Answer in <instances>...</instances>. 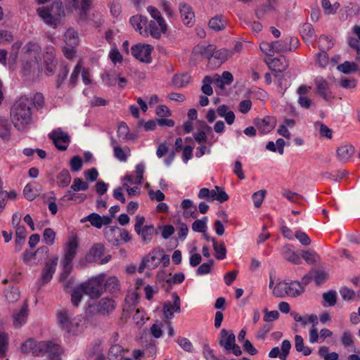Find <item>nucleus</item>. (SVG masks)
<instances>
[{
    "mask_svg": "<svg viewBox=\"0 0 360 360\" xmlns=\"http://www.w3.org/2000/svg\"><path fill=\"white\" fill-rule=\"evenodd\" d=\"M176 342L185 352L190 353L193 352V345L188 338L181 337L178 338L176 339Z\"/></svg>",
    "mask_w": 360,
    "mask_h": 360,
    "instance_id": "bf43d9fd",
    "label": "nucleus"
},
{
    "mask_svg": "<svg viewBox=\"0 0 360 360\" xmlns=\"http://www.w3.org/2000/svg\"><path fill=\"white\" fill-rule=\"evenodd\" d=\"M65 41L68 46H75L78 44V37L73 30H68L65 34Z\"/></svg>",
    "mask_w": 360,
    "mask_h": 360,
    "instance_id": "49530a36",
    "label": "nucleus"
},
{
    "mask_svg": "<svg viewBox=\"0 0 360 360\" xmlns=\"http://www.w3.org/2000/svg\"><path fill=\"white\" fill-rule=\"evenodd\" d=\"M37 11L46 24L54 28L60 23V20L65 16L64 8L60 0L54 1L49 7L39 8Z\"/></svg>",
    "mask_w": 360,
    "mask_h": 360,
    "instance_id": "7ed1b4c3",
    "label": "nucleus"
},
{
    "mask_svg": "<svg viewBox=\"0 0 360 360\" xmlns=\"http://www.w3.org/2000/svg\"><path fill=\"white\" fill-rule=\"evenodd\" d=\"M191 79V76L187 73L181 75H176L172 79L174 85L177 88H182L186 86Z\"/></svg>",
    "mask_w": 360,
    "mask_h": 360,
    "instance_id": "a19ab883",
    "label": "nucleus"
},
{
    "mask_svg": "<svg viewBox=\"0 0 360 360\" xmlns=\"http://www.w3.org/2000/svg\"><path fill=\"white\" fill-rule=\"evenodd\" d=\"M215 46L212 44H201L193 49V52L199 56L210 59L214 54Z\"/></svg>",
    "mask_w": 360,
    "mask_h": 360,
    "instance_id": "aec40b11",
    "label": "nucleus"
},
{
    "mask_svg": "<svg viewBox=\"0 0 360 360\" xmlns=\"http://www.w3.org/2000/svg\"><path fill=\"white\" fill-rule=\"evenodd\" d=\"M103 280L96 278L89 280L88 282L82 283L84 294L89 295L91 299L98 298L103 292Z\"/></svg>",
    "mask_w": 360,
    "mask_h": 360,
    "instance_id": "0eeeda50",
    "label": "nucleus"
},
{
    "mask_svg": "<svg viewBox=\"0 0 360 360\" xmlns=\"http://www.w3.org/2000/svg\"><path fill=\"white\" fill-rule=\"evenodd\" d=\"M105 290L110 292H116L120 290V282L117 277H109L104 284Z\"/></svg>",
    "mask_w": 360,
    "mask_h": 360,
    "instance_id": "4c0bfd02",
    "label": "nucleus"
},
{
    "mask_svg": "<svg viewBox=\"0 0 360 360\" xmlns=\"http://www.w3.org/2000/svg\"><path fill=\"white\" fill-rule=\"evenodd\" d=\"M236 336L232 331L222 329L220 332L219 345L226 350L231 352V347L236 343Z\"/></svg>",
    "mask_w": 360,
    "mask_h": 360,
    "instance_id": "f3484780",
    "label": "nucleus"
},
{
    "mask_svg": "<svg viewBox=\"0 0 360 360\" xmlns=\"http://www.w3.org/2000/svg\"><path fill=\"white\" fill-rule=\"evenodd\" d=\"M158 253H163V250L154 249L143 259L146 262L145 264L148 266V269H154L159 265L160 262L157 257Z\"/></svg>",
    "mask_w": 360,
    "mask_h": 360,
    "instance_id": "a878e982",
    "label": "nucleus"
},
{
    "mask_svg": "<svg viewBox=\"0 0 360 360\" xmlns=\"http://www.w3.org/2000/svg\"><path fill=\"white\" fill-rule=\"evenodd\" d=\"M316 86V94L321 96L324 100L328 101L333 98L330 96V90L328 82L322 77H317L315 79Z\"/></svg>",
    "mask_w": 360,
    "mask_h": 360,
    "instance_id": "ddd939ff",
    "label": "nucleus"
},
{
    "mask_svg": "<svg viewBox=\"0 0 360 360\" xmlns=\"http://www.w3.org/2000/svg\"><path fill=\"white\" fill-rule=\"evenodd\" d=\"M179 10L184 23L188 25H192L194 22L195 15L191 6L181 2L179 5Z\"/></svg>",
    "mask_w": 360,
    "mask_h": 360,
    "instance_id": "a211bd4d",
    "label": "nucleus"
},
{
    "mask_svg": "<svg viewBox=\"0 0 360 360\" xmlns=\"http://www.w3.org/2000/svg\"><path fill=\"white\" fill-rule=\"evenodd\" d=\"M295 347L298 352L302 353L304 356H309L311 353V349L304 346V340L302 336L296 335L295 337Z\"/></svg>",
    "mask_w": 360,
    "mask_h": 360,
    "instance_id": "e433bc0d",
    "label": "nucleus"
},
{
    "mask_svg": "<svg viewBox=\"0 0 360 360\" xmlns=\"http://www.w3.org/2000/svg\"><path fill=\"white\" fill-rule=\"evenodd\" d=\"M232 56V52L226 49H221L218 51H214L213 56L214 58L219 60V63L226 61L229 58Z\"/></svg>",
    "mask_w": 360,
    "mask_h": 360,
    "instance_id": "603ef678",
    "label": "nucleus"
},
{
    "mask_svg": "<svg viewBox=\"0 0 360 360\" xmlns=\"http://www.w3.org/2000/svg\"><path fill=\"white\" fill-rule=\"evenodd\" d=\"M102 80L108 86H113L116 84L117 77L115 73L106 72L102 75Z\"/></svg>",
    "mask_w": 360,
    "mask_h": 360,
    "instance_id": "4d7b16f0",
    "label": "nucleus"
},
{
    "mask_svg": "<svg viewBox=\"0 0 360 360\" xmlns=\"http://www.w3.org/2000/svg\"><path fill=\"white\" fill-rule=\"evenodd\" d=\"M340 294L343 300L351 302L354 301L356 298V295L354 290L348 288L347 287H342L340 289Z\"/></svg>",
    "mask_w": 360,
    "mask_h": 360,
    "instance_id": "8fccbe9b",
    "label": "nucleus"
},
{
    "mask_svg": "<svg viewBox=\"0 0 360 360\" xmlns=\"http://www.w3.org/2000/svg\"><path fill=\"white\" fill-rule=\"evenodd\" d=\"M56 232L51 228H46L43 233V240L49 245H52L55 242Z\"/></svg>",
    "mask_w": 360,
    "mask_h": 360,
    "instance_id": "5fc2aeb1",
    "label": "nucleus"
},
{
    "mask_svg": "<svg viewBox=\"0 0 360 360\" xmlns=\"http://www.w3.org/2000/svg\"><path fill=\"white\" fill-rule=\"evenodd\" d=\"M340 342L345 348H352L355 349L354 336L351 331L345 330L341 336Z\"/></svg>",
    "mask_w": 360,
    "mask_h": 360,
    "instance_id": "58836bf2",
    "label": "nucleus"
},
{
    "mask_svg": "<svg viewBox=\"0 0 360 360\" xmlns=\"http://www.w3.org/2000/svg\"><path fill=\"white\" fill-rule=\"evenodd\" d=\"M34 345L32 346V352L31 353L34 356H44V351L46 349L49 347L46 344V342L41 341V342H35Z\"/></svg>",
    "mask_w": 360,
    "mask_h": 360,
    "instance_id": "3c124183",
    "label": "nucleus"
},
{
    "mask_svg": "<svg viewBox=\"0 0 360 360\" xmlns=\"http://www.w3.org/2000/svg\"><path fill=\"white\" fill-rule=\"evenodd\" d=\"M266 193V190H260L253 193L252 198L254 201V205L255 207H259L261 206Z\"/></svg>",
    "mask_w": 360,
    "mask_h": 360,
    "instance_id": "338daca9",
    "label": "nucleus"
},
{
    "mask_svg": "<svg viewBox=\"0 0 360 360\" xmlns=\"http://www.w3.org/2000/svg\"><path fill=\"white\" fill-rule=\"evenodd\" d=\"M207 218L204 217L201 219L195 220L192 224V229L195 232L204 233L207 228Z\"/></svg>",
    "mask_w": 360,
    "mask_h": 360,
    "instance_id": "13d9d810",
    "label": "nucleus"
},
{
    "mask_svg": "<svg viewBox=\"0 0 360 360\" xmlns=\"http://www.w3.org/2000/svg\"><path fill=\"white\" fill-rule=\"evenodd\" d=\"M290 44H293L297 48L298 39L297 38H287L285 40H278L272 42L274 53H281L291 51L292 48Z\"/></svg>",
    "mask_w": 360,
    "mask_h": 360,
    "instance_id": "4468645a",
    "label": "nucleus"
},
{
    "mask_svg": "<svg viewBox=\"0 0 360 360\" xmlns=\"http://www.w3.org/2000/svg\"><path fill=\"white\" fill-rule=\"evenodd\" d=\"M71 179L72 177L69 171L63 169L56 175V184L60 188H66L70 185Z\"/></svg>",
    "mask_w": 360,
    "mask_h": 360,
    "instance_id": "c85d7f7f",
    "label": "nucleus"
},
{
    "mask_svg": "<svg viewBox=\"0 0 360 360\" xmlns=\"http://www.w3.org/2000/svg\"><path fill=\"white\" fill-rule=\"evenodd\" d=\"M148 11L150 14L151 17L155 19L159 26H162V29L165 28V20L162 17L160 12L153 6H148L147 8Z\"/></svg>",
    "mask_w": 360,
    "mask_h": 360,
    "instance_id": "09e8293b",
    "label": "nucleus"
},
{
    "mask_svg": "<svg viewBox=\"0 0 360 360\" xmlns=\"http://www.w3.org/2000/svg\"><path fill=\"white\" fill-rule=\"evenodd\" d=\"M302 257L309 264H316L320 260V257L314 251L304 250L302 252Z\"/></svg>",
    "mask_w": 360,
    "mask_h": 360,
    "instance_id": "a18cd8bd",
    "label": "nucleus"
},
{
    "mask_svg": "<svg viewBox=\"0 0 360 360\" xmlns=\"http://www.w3.org/2000/svg\"><path fill=\"white\" fill-rule=\"evenodd\" d=\"M283 255L284 258L295 264H300L302 260L297 253L293 250L292 245H286L283 248Z\"/></svg>",
    "mask_w": 360,
    "mask_h": 360,
    "instance_id": "b1692460",
    "label": "nucleus"
},
{
    "mask_svg": "<svg viewBox=\"0 0 360 360\" xmlns=\"http://www.w3.org/2000/svg\"><path fill=\"white\" fill-rule=\"evenodd\" d=\"M286 281H281L276 283L273 290V293L276 297H283L286 296Z\"/></svg>",
    "mask_w": 360,
    "mask_h": 360,
    "instance_id": "052dcab7",
    "label": "nucleus"
},
{
    "mask_svg": "<svg viewBox=\"0 0 360 360\" xmlns=\"http://www.w3.org/2000/svg\"><path fill=\"white\" fill-rule=\"evenodd\" d=\"M115 307V301L110 298H102L99 300L97 309L101 314H108L112 311Z\"/></svg>",
    "mask_w": 360,
    "mask_h": 360,
    "instance_id": "412c9836",
    "label": "nucleus"
},
{
    "mask_svg": "<svg viewBox=\"0 0 360 360\" xmlns=\"http://www.w3.org/2000/svg\"><path fill=\"white\" fill-rule=\"evenodd\" d=\"M70 166L72 172L79 171L82 167V158L78 155L72 157L70 161Z\"/></svg>",
    "mask_w": 360,
    "mask_h": 360,
    "instance_id": "774afa93",
    "label": "nucleus"
},
{
    "mask_svg": "<svg viewBox=\"0 0 360 360\" xmlns=\"http://www.w3.org/2000/svg\"><path fill=\"white\" fill-rule=\"evenodd\" d=\"M104 253V246L101 243L94 245L86 256V259L89 262H94L99 259Z\"/></svg>",
    "mask_w": 360,
    "mask_h": 360,
    "instance_id": "393cba45",
    "label": "nucleus"
},
{
    "mask_svg": "<svg viewBox=\"0 0 360 360\" xmlns=\"http://www.w3.org/2000/svg\"><path fill=\"white\" fill-rule=\"evenodd\" d=\"M83 294H84V291L81 285L73 290L71 295V301L75 307H77L79 305Z\"/></svg>",
    "mask_w": 360,
    "mask_h": 360,
    "instance_id": "6e6d98bb",
    "label": "nucleus"
},
{
    "mask_svg": "<svg viewBox=\"0 0 360 360\" xmlns=\"http://www.w3.org/2000/svg\"><path fill=\"white\" fill-rule=\"evenodd\" d=\"M11 126L7 119L0 117V138L8 141L11 137Z\"/></svg>",
    "mask_w": 360,
    "mask_h": 360,
    "instance_id": "2f4dec72",
    "label": "nucleus"
},
{
    "mask_svg": "<svg viewBox=\"0 0 360 360\" xmlns=\"http://www.w3.org/2000/svg\"><path fill=\"white\" fill-rule=\"evenodd\" d=\"M86 195L85 194H77L76 192L72 191L71 188L66 191L65 194L61 198L63 201H77L82 202L84 201Z\"/></svg>",
    "mask_w": 360,
    "mask_h": 360,
    "instance_id": "ea45409f",
    "label": "nucleus"
},
{
    "mask_svg": "<svg viewBox=\"0 0 360 360\" xmlns=\"http://www.w3.org/2000/svg\"><path fill=\"white\" fill-rule=\"evenodd\" d=\"M212 83H213V78L209 75L205 76L202 79L201 91L207 96H211L213 94V90L211 86Z\"/></svg>",
    "mask_w": 360,
    "mask_h": 360,
    "instance_id": "864d4df0",
    "label": "nucleus"
},
{
    "mask_svg": "<svg viewBox=\"0 0 360 360\" xmlns=\"http://www.w3.org/2000/svg\"><path fill=\"white\" fill-rule=\"evenodd\" d=\"M58 257H55L45 262L41 274V281L43 283H47L52 279L58 265Z\"/></svg>",
    "mask_w": 360,
    "mask_h": 360,
    "instance_id": "9b49d317",
    "label": "nucleus"
},
{
    "mask_svg": "<svg viewBox=\"0 0 360 360\" xmlns=\"http://www.w3.org/2000/svg\"><path fill=\"white\" fill-rule=\"evenodd\" d=\"M212 242L213 243L214 250L216 252V258L219 260L224 259L226 255V249L224 244H217L214 238H212Z\"/></svg>",
    "mask_w": 360,
    "mask_h": 360,
    "instance_id": "c03bdc74",
    "label": "nucleus"
},
{
    "mask_svg": "<svg viewBox=\"0 0 360 360\" xmlns=\"http://www.w3.org/2000/svg\"><path fill=\"white\" fill-rule=\"evenodd\" d=\"M56 320L59 328L65 333L77 335L82 331L81 316H74L72 313L67 309H62L58 311Z\"/></svg>",
    "mask_w": 360,
    "mask_h": 360,
    "instance_id": "f03ea898",
    "label": "nucleus"
},
{
    "mask_svg": "<svg viewBox=\"0 0 360 360\" xmlns=\"http://www.w3.org/2000/svg\"><path fill=\"white\" fill-rule=\"evenodd\" d=\"M286 296L295 297L304 292V287L297 281L286 282Z\"/></svg>",
    "mask_w": 360,
    "mask_h": 360,
    "instance_id": "4be33fe9",
    "label": "nucleus"
},
{
    "mask_svg": "<svg viewBox=\"0 0 360 360\" xmlns=\"http://www.w3.org/2000/svg\"><path fill=\"white\" fill-rule=\"evenodd\" d=\"M11 120L19 131L27 130L32 120V101L27 96H21L11 109Z\"/></svg>",
    "mask_w": 360,
    "mask_h": 360,
    "instance_id": "f257e3e1",
    "label": "nucleus"
},
{
    "mask_svg": "<svg viewBox=\"0 0 360 360\" xmlns=\"http://www.w3.org/2000/svg\"><path fill=\"white\" fill-rule=\"evenodd\" d=\"M46 344L49 345V347L44 351V355L48 354L49 356L53 360H60V359L58 358V356L62 353V350L60 346L58 344L53 343L52 342H46Z\"/></svg>",
    "mask_w": 360,
    "mask_h": 360,
    "instance_id": "c756f323",
    "label": "nucleus"
},
{
    "mask_svg": "<svg viewBox=\"0 0 360 360\" xmlns=\"http://www.w3.org/2000/svg\"><path fill=\"white\" fill-rule=\"evenodd\" d=\"M322 297L323 300V307H333L336 304L337 292L335 290H330L328 292H323Z\"/></svg>",
    "mask_w": 360,
    "mask_h": 360,
    "instance_id": "f704fd0d",
    "label": "nucleus"
},
{
    "mask_svg": "<svg viewBox=\"0 0 360 360\" xmlns=\"http://www.w3.org/2000/svg\"><path fill=\"white\" fill-rule=\"evenodd\" d=\"M22 52L25 57L31 60L30 63H26L23 68L29 70L31 64H38L41 60V49L38 43L29 41L22 48Z\"/></svg>",
    "mask_w": 360,
    "mask_h": 360,
    "instance_id": "39448f33",
    "label": "nucleus"
},
{
    "mask_svg": "<svg viewBox=\"0 0 360 360\" xmlns=\"http://www.w3.org/2000/svg\"><path fill=\"white\" fill-rule=\"evenodd\" d=\"M124 350L120 345H114L110 347L108 353L109 360H122L124 357Z\"/></svg>",
    "mask_w": 360,
    "mask_h": 360,
    "instance_id": "7c9ffc66",
    "label": "nucleus"
},
{
    "mask_svg": "<svg viewBox=\"0 0 360 360\" xmlns=\"http://www.w3.org/2000/svg\"><path fill=\"white\" fill-rule=\"evenodd\" d=\"M27 316V304H24L20 310L13 316L14 326L15 328H20L26 322Z\"/></svg>",
    "mask_w": 360,
    "mask_h": 360,
    "instance_id": "5701e85b",
    "label": "nucleus"
},
{
    "mask_svg": "<svg viewBox=\"0 0 360 360\" xmlns=\"http://www.w3.org/2000/svg\"><path fill=\"white\" fill-rule=\"evenodd\" d=\"M94 6V0H65V8L68 13H76L84 20Z\"/></svg>",
    "mask_w": 360,
    "mask_h": 360,
    "instance_id": "20e7f679",
    "label": "nucleus"
},
{
    "mask_svg": "<svg viewBox=\"0 0 360 360\" xmlns=\"http://www.w3.org/2000/svg\"><path fill=\"white\" fill-rule=\"evenodd\" d=\"M130 23L134 29L143 36H148V20L143 15H134L130 18Z\"/></svg>",
    "mask_w": 360,
    "mask_h": 360,
    "instance_id": "2eb2a0df",
    "label": "nucleus"
},
{
    "mask_svg": "<svg viewBox=\"0 0 360 360\" xmlns=\"http://www.w3.org/2000/svg\"><path fill=\"white\" fill-rule=\"evenodd\" d=\"M319 43V48L320 51L329 50L333 46V43L329 39V37L328 36L323 35V34L320 36Z\"/></svg>",
    "mask_w": 360,
    "mask_h": 360,
    "instance_id": "e2e57ef3",
    "label": "nucleus"
},
{
    "mask_svg": "<svg viewBox=\"0 0 360 360\" xmlns=\"http://www.w3.org/2000/svg\"><path fill=\"white\" fill-rule=\"evenodd\" d=\"M300 32L304 40L310 41L315 37V31L313 26L308 22L300 26Z\"/></svg>",
    "mask_w": 360,
    "mask_h": 360,
    "instance_id": "72a5a7b5",
    "label": "nucleus"
},
{
    "mask_svg": "<svg viewBox=\"0 0 360 360\" xmlns=\"http://www.w3.org/2000/svg\"><path fill=\"white\" fill-rule=\"evenodd\" d=\"M337 69L345 74H349L357 71L359 65L355 62L345 61L338 65Z\"/></svg>",
    "mask_w": 360,
    "mask_h": 360,
    "instance_id": "79ce46f5",
    "label": "nucleus"
},
{
    "mask_svg": "<svg viewBox=\"0 0 360 360\" xmlns=\"http://www.w3.org/2000/svg\"><path fill=\"white\" fill-rule=\"evenodd\" d=\"M153 47L149 44H139L131 48V54L139 60L149 63L151 61V51Z\"/></svg>",
    "mask_w": 360,
    "mask_h": 360,
    "instance_id": "6e6552de",
    "label": "nucleus"
},
{
    "mask_svg": "<svg viewBox=\"0 0 360 360\" xmlns=\"http://www.w3.org/2000/svg\"><path fill=\"white\" fill-rule=\"evenodd\" d=\"M69 72V69L66 65H63L57 75L56 87L58 89L61 86L64 80L66 79Z\"/></svg>",
    "mask_w": 360,
    "mask_h": 360,
    "instance_id": "680f3d73",
    "label": "nucleus"
},
{
    "mask_svg": "<svg viewBox=\"0 0 360 360\" xmlns=\"http://www.w3.org/2000/svg\"><path fill=\"white\" fill-rule=\"evenodd\" d=\"M173 303L166 302L163 305V314L167 319H171L174 317V313H179L181 311V300L180 297L176 292L172 295Z\"/></svg>",
    "mask_w": 360,
    "mask_h": 360,
    "instance_id": "9d476101",
    "label": "nucleus"
},
{
    "mask_svg": "<svg viewBox=\"0 0 360 360\" xmlns=\"http://www.w3.org/2000/svg\"><path fill=\"white\" fill-rule=\"evenodd\" d=\"M88 221L93 226L97 229H101L103 225L110 224L112 221V219L108 216L101 217L98 214L91 213L86 217L84 220H82V221Z\"/></svg>",
    "mask_w": 360,
    "mask_h": 360,
    "instance_id": "dca6fc26",
    "label": "nucleus"
},
{
    "mask_svg": "<svg viewBox=\"0 0 360 360\" xmlns=\"http://www.w3.org/2000/svg\"><path fill=\"white\" fill-rule=\"evenodd\" d=\"M254 124L259 132L264 134L270 132L275 127L276 120L272 117L266 116L263 119H255Z\"/></svg>",
    "mask_w": 360,
    "mask_h": 360,
    "instance_id": "f8f14e48",
    "label": "nucleus"
},
{
    "mask_svg": "<svg viewBox=\"0 0 360 360\" xmlns=\"http://www.w3.org/2000/svg\"><path fill=\"white\" fill-rule=\"evenodd\" d=\"M70 188L75 192L85 191L89 188V184L81 178L77 177L74 179Z\"/></svg>",
    "mask_w": 360,
    "mask_h": 360,
    "instance_id": "de8ad7c7",
    "label": "nucleus"
},
{
    "mask_svg": "<svg viewBox=\"0 0 360 360\" xmlns=\"http://www.w3.org/2000/svg\"><path fill=\"white\" fill-rule=\"evenodd\" d=\"M336 152L340 161L346 162L354 153V148L352 145H344L338 148Z\"/></svg>",
    "mask_w": 360,
    "mask_h": 360,
    "instance_id": "bb28decb",
    "label": "nucleus"
},
{
    "mask_svg": "<svg viewBox=\"0 0 360 360\" xmlns=\"http://www.w3.org/2000/svg\"><path fill=\"white\" fill-rule=\"evenodd\" d=\"M136 233L141 238L144 244L149 243L153 236L158 233L153 225H146L143 228L136 231Z\"/></svg>",
    "mask_w": 360,
    "mask_h": 360,
    "instance_id": "6ab92c4d",
    "label": "nucleus"
},
{
    "mask_svg": "<svg viewBox=\"0 0 360 360\" xmlns=\"http://www.w3.org/2000/svg\"><path fill=\"white\" fill-rule=\"evenodd\" d=\"M329 348L326 346H322L319 349L318 354L323 357L324 360H338L339 355L338 353L333 352H328Z\"/></svg>",
    "mask_w": 360,
    "mask_h": 360,
    "instance_id": "37998d69",
    "label": "nucleus"
},
{
    "mask_svg": "<svg viewBox=\"0 0 360 360\" xmlns=\"http://www.w3.org/2000/svg\"><path fill=\"white\" fill-rule=\"evenodd\" d=\"M57 149L61 151L66 150L70 142V137L68 134L62 130L61 128L54 129L49 134Z\"/></svg>",
    "mask_w": 360,
    "mask_h": 360,
    "instance_id": "423d86ee",
    "label": "nucleus"
},
{
    "mask_svg": "<svg viewBox=\"0 0 360 360\" xmlns=\"http://www.w3.org/2000/svg\"><path fill=\"white\" fill-rule=\"evenodd\" d=\"M77 249L78 241L77 238L75 237L70 238L65 245L64 255L61 263L66 266L71 264L77 255Z\"/></svg>",
    "mask_w": 360,
    "mask_h": 360,
    "instance_id": "1a4fd4ad",
    "label": "nucleus"
},
{
    "mask_svg": "<svg viewBox=\"0 0 360 360\" xmlns=\"http://www.w3.org/2000/svg\"><path fill=\"white\" fill-rule=\"evenodd\" d=\"M225 26L226 20L222 15L213 17L209 22V27L216 32L224 30Z\"/></svg>",
    "mask_w": 360,
    "mask_h": 360,
    "instance_id": "473e14b6",
    "label": "nucleus"
},
{
    "mask_svg": "<svg viewBox=\"0 0 360 360\" xmlns=\"http://www.w3.org/2000/svg\"><path fill=\"white\" fill-rule=\"evenodd\" d=\"M102 352L103 349L101 342H96L87 349L86 354L88 356V357H92L94 356H96L97 354L101 353Z\"/></svg>",
    "mask_w": 360,
    "mask_h": 360,
    "instance_id": "69168bd1",
    "label": "nucleus"
},
{
    "mask_svg": "<svg viewBox=\"0 0 360 360\" xmlns=\"http://www.w3.org/2000/svg\"><path fill=\"white\" fill-rule=\"evenodd\" d=\"M162 26H159L157 21L150 20L147 24L148 34L155 38L159 39L161 37L162 33L166 32L167 30V24L165 23V28L162 29Z\"/></svg>",
    "mask_w": 360,
    "mask_h": 360,
    "instance_id": "cd10ccee",
    "label": "nucleus"
},
{
    "mask_svg": "<svg viewBox=\"0 0 360 360\" xmlns=\"http://www.w3.org/2000/svg\"><path fill=\"white\" fill-rule=\"evenodd\" d=\"M321 6L323 8L324 14L329 15L335 14L338 9L340 8V5L338 2L331 4L330 0H321Z\"/></svg>",
    "mask_w": 360,
    "mask_h": 360,
    "instance_id": "c9c22d12",
    "label": "nucleus"
},
{
    "mask_svg": "<svg viewBox=\"0 0 360 360\" xmlns=\"http://www.w3.org/2000/svg\"><path fill=\"white\" fill-rule=\"evenodd\" d=\"M5 297L8 302H13L20 297V292L17 288H11L5 291Z\"/></svg>",
    "mask_w": 360,
    "mask_h": 360,
    "instance_id": "0e129e2a",
    "label": "nucleus"
}]
</instances>
